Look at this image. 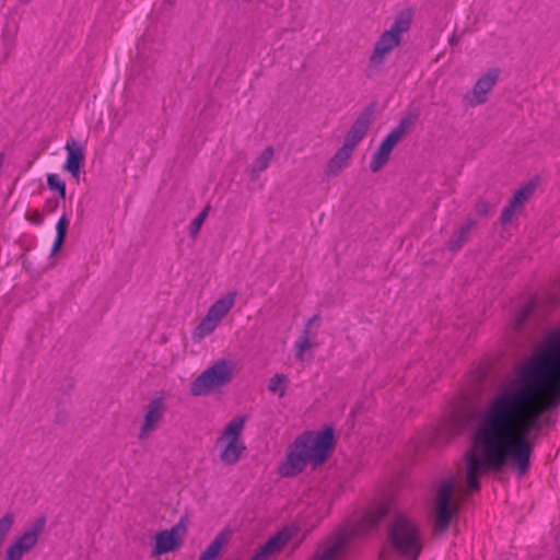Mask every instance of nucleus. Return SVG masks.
I'll return each mask as SVG.
<instances>
[{
  "mask_svg": "<svg viewBox=\"0 0 560 560\" xmlns=\"http://www.w3.org/2000/svg\"><path fill=\"white\" fill-rule=\"evenodd\" d=\"M560 405V331L545 347L521 363L502 383L479 413L466 453V480L479 491V478L511 465L518 476L530 467L534 440L547 419L544 413Z\"/></svg>",
  "mask_w": 560,
  "mask_h": 560,
  "instance_id": "1",
  "label": "nucleus"
},
{
  "mask_svg": "<svg viewBox=\"0 0 560 560\" xmlns=\"http://www.w3.org/2000/svg\"><path fill=\"white\" fill-rule=\"evenodd\" d=\"M235 365L232 360L222 359L205 370L190 385L194 396H207L228 385L234 376Z\"/></svg>",
  "mask_w": 560,
  "mask_h": 560,
  "instance_id": "2",
  "label": "nucleus"
},
{
  "mask_svg": "<svg viewBox=\"0 0 560 560\" xmlns=\"http://www.w3.org/2000/svg\"><path fill=\"white\" fill-rule=\"evenodd\" d=\"M246 418L238 416L231 420L217 440L219 459L224 465H234L246 450L242 439Z\"/></svg>",
  "mask_w": 560,
  "mask_h": 560,
  "instance_id": "3",
  "label": "nucleus"
},
{
  "mask_svg": "<svg viewBox=\"0 0 560 560\" xmlns=\"http://www.w3.org/2000/svg\"><path fill=\"white\" fill-rule=\"evenodd\" d=\"M389 537L396 550L405 556L420 553L419 532L416 524L406 516L398 514L389 526Z\"/></svg>",
  "mask_w": 560,
  "mask_h": 560,
  "instance_id": "4",
  "label": "nucleus"
},
{
  "mask_svg": "<svg viewBox=\"0 0 560 560\" xmlns=\"http://www.w3.org/2000/svg\"><path fill=\"white\" fill-rule=\"evenodd\" d=\"M416 117L405 116L398 125L385 137L378 149L373 154L370 170L373 173L378 172L389 160L393 149L402 140L415 124Z\"/></svg>",
  "mask_w": 560,
  "mask_h": 560,
  "instance_id": "5",
  "label": "nucleus"
},
{
  "mask_svg": "<svg viewBox=\"0 0 560 560\" xmlns=\"http://www.w3.org/2000/svg\"><path fill=\"white\" fill-rule=\"evenodd\" d=\"M46 520L44 516L37 517L30 528L18 535L7 547L3 560H22L23 557L32 551L44 532Z\"/></svg>",
  "mask_w": 560,
  "mask_h": 560,
  "instance_id": "6",
  "label": "nucleus"
},
{
  "mask_svg": "<svg viewBox=\"0 0 560 560\" xmlns=\"http://www.w3.org/2000/svg\"><path fill=\"white\" fill-rule=\"evenodd\" d=\"M300 439L305 443L306 450L313 458V465L319 466L324 464L334 447V428L331 425L319 431L304 432Z\"/></svg>",
  "mask_w": 560,
  "mask_h": 560,
  "instance_id": "7",
  "label": "nucleus"
},
{
  "mask_svg": "<svg viewBox=\"0 0 560 560\" xmlns=\"http://www.w3.org/2000/svg\"><path fill=\"white\" fill-rule=\"evenodd\" d=\"M453 493V480H443L438 489L434 505V529L439 533L446 532L454 513L457 511V506L452 505Z\"/></svg>",
  "mask_w": 560,
  "mask_h": 560,
  "instance_id": "8",
  "label": "nucleus"
},
{
  "mask_svg": "<svg viewBox=\"0 0 560 560\" xmlns=\"http://www.w3.org/2000/svg\"><path fill=\"white\" fill-rule=\"evenodd\" d=\"M187 530L188 522L185 517H182L171 528L158 532L153 537L152 556L159 557L178 550L183 545Z\"/></svg>",
  "mask_w": 560,
  "mask_h": 560,
  "instance_id": "9",
  "label": "nucleus"
},
{
  "mask_svg": "<svg viewBox=\"0 0 560 560\" xmlns=\"http://www.w3.org/2000/svg\"><path fill=\"white\" fill-rule=\"evenodd\" d=\"M376 107V102H371L359 113L358 117L352 122L350 129L346 135L343 145L354 151L357 145L369 131L375 118Z\"/></svg>",
  "mask_w": 560,
  "mask_h": 560,
  "instance_id": "10",
  "label": "nucleus"
},
{
  "mask_svg": "<svg viewBox=\"0 0 560 560\" xmlns=\"http://www.w3.org/2000/svg\"><path fill=\"white\" fill-rule=\"evenodd\" d=\"M308 463L313 464V458L306 450L305 443L298 438L287 454L285 463L282 464V476H295L303 471Z\"/></svg>",
  "mask_w": 560,
  "mask_h": 560,
  "instance_id": "11",
  "label": "nucleus"
},
{
  "mask_svg": "<svg viewBox=\"0 0 560 560\" xmlns=\"http://www.w3.org/2000/svg\"><path fill=\"white\" fill-rule=\"evenodd\" d=\"M499 75L500 70L492 68L476 81L471 94L465 96V100L468 102L469 106H476L487 102V94L495 85Z\"/></svg>",
  "mask_w": 560,
  "mask_h": 560,
  "instance_id": "12",
  "label": "nucleus"
},
{
  "mask_svg": "<svg viewBox=\"0 0 560 560\" xmlns=\"http://www.w3.org/2000/svg\"><path fill=\"white\" fill-rule=\"evenodd\" d=\"M165 412V402L162 397L152 399L144 412L142 425L139 430L138 438L145 439L155 431L163 419Z\"/></svg>",
  "mask_w": 560,
  "mask_h": 560,
  "instance_id": "13",
  "label": "nucleus"
},
{
  "mask_svg": "<svg viewBox=\"0 0 560 560\" xmlns=\"http://www.w3.org/2000/svg\"><path fill=\"white\" fill-rule=\"evenodd\" d=\"M65 150L67 152V159L62 168L73 178L79 179L81 168L85 160V148L81 142L77 140H70L66 143Z\"/></svg>",
  "mask_w": 560,
  "mask_h": 560,
  "instance_id": "14",
  "label": "nucleus"
},
{
  "mask_svg": "<svg viewBox=\"0 0 560 560\" xmlns=\"http://www.w3.org/2000/svg\"><path fill=\"white\" fill-rule=\"evenodd\" d=\"M308 533V528L305 525L302 526L299 522L282 526V552L285 551L288 555H292L305 540Z\"/></svg>",
  "mask_w": 560,
  "mask_h": 560,
  "instance_id": "15",
  "label": "nucleus"
},
{
  "mask_svg": "<svg viewBox=\"0 0 560 560\" xmlns=\"http://www.w3.org/2000/svg\"><path fill=\"white\" fill-rule=\"evenodd\" d=\"M347 544V537L339 534L320 544L310 560H337Z\"/></svg>",
  "mask_w": 560,
  "mask_h": 560,
  "instance_id": "16",
  "label": "nucleus"
},
{
  "mask_svg": "<svg viewBox=\"0 0 560 560\" xmlns=\"http://www.w3.org/2000/svg\"><path fill=\"white\" fill-rule=\"evenodd\" d=\"M389 511L390 502L388 500L376 502L363 514L361 527L363 529H373L377 527Z\"/></svg>",
  "mask_w": 560,
  "mask_h": 560,
  "instance_id": "17",
  "label": "nucleus"
},
{
  "mask_svg": "<svg viewBox=\"0 0 560 560\" xmlns=\"http://www.w3.org/2000/svg\"><path fill=\"white\" fill-rule=\"evenodd\" d=\"M353 152V150L342 144L327 162L325 175L327 177H335L339 175L348 165Z\"/></svg>",
  "mask_w": 560,
  "mask_h": 560,
  "instance_id": "18",
  "label": "nucleus"
},
{
  "mask_svg": "<svg viewBox=\"0 0 560 560\" xmlns=\"http://www.w3.org/2000/svg\"><path fill=\"white\" fill-rule=\"evenodd\" d=\"M231 535V529H222L200 555L199 560H217L229 542Z\"/></svg>",
  "mask_w": 560,
  "mask_h": 560,
  "instance_id": "19",
  "label": "nucleus"
},
{
  "mask_svg": "<svg viewBox=\"0 0 560 560\" xmlns=\"http://www.w3.org/2000/svg\"><path fill=\"white\" fill-rule=\"evenodd\" d=\"M236 296V292L226 293L213 302V304L209 307L208 313L221 322L234 306Z\"/></svg>",
  "mask_w": 560,
  "mask_h": 560,
  "instance_id": "20",
  "label": "nucleus"
},
{
  "mask_svg": "<svg viewBox=\"0 0 560 560\" xmlns=\"http://www.w3.org/2000/svg\"><path fill=\"white\" fill-rule=\"evenodd\" d=\"M390 52L392 51L375 44L372 55L369 58V65L365 71L366 77L371 78L377 74L384 66L385 59Z\"/></svg>",
  "mask_w": 560,
  "mask_h": 560,
  "instance_id": "21",
  "label": "nucleus"
},
{
  "mask_svg": "<svg viewBox=\"0 0 560 560\" xmlns=\"http://www.w3.org/2000/svg\"><path fill=\"white\" fill-rule=\"evenodd\" d=\"M279 550L280 533H277L249 560H271Z\"/></svg>",
  "mask_w": 560,
  "mask_h": 560,
  "instance_id": "22",
  "label": "nucleus"
},
{
  "mask_svg": "<svg viewBox=\"0 0 560 560\" xmlns=\"http://www.w3.org/2000/svg\"><path fill=\"white\" fill-rule=\"evenodd\" d=\"M475 225L476 221L469 220L465 225H463L458 231H456L448 241V248L452 252L459 250L468 241L469 233Z\"/></svg>",
  "mask_w": 560,
  "mask_h": 560,
  "instance_id": "23",
  "label": "nucleus"
},
{
  "mask_svg": "<svg viewBox=\"0 0 560 560\" xmlns=\"http://www.w3.org/2000/svg\"><path fill=\"white\" fill-rule=\"evenodd\" d=\"M220 323V320L207 312L206 316L201 319L195 329V337L201 339L209 336L215 330Z\"/></svg>",
  "mask_w": 560,
  "mask_h": 560,
  "instance_id": "24",
  "label": "nucleus"
},
{
  "mask_svg": "<svg viewBox=\"0 0 560 560\" xmlns=\"http://www.w3.org/2000/svg\"><path fill=\"white\" fill-rule=\"evenodd\" d=\"M67 230H68V220H67L66 215H62L56 224V238L51 246V253H50L51 255H56L62 247V244L66 238Z\"/></svg>",
  "mask_w": 560,
  "mask_h": 560,
  "instance_id": "25",
  "label": "nucleus"
},
{
  "mask_svg": "<svg viewBox=\"0 0 560 560\" xmlns=\"http://www.w3.org/2000/svg\"><path fill=\"white\" fill-rule=\"evenodd\" d=\"M535 188H536L535 184L528 183L527 185L517 189L509 202L517 209L522 208L524 206V203L526 202V200L534 192Z\"/></svg>",
  "mask_w": 560,
  "mask_h": 560,
  "instance_id": "26",
  "label": "nucleus"
},
{
  "mask_svg": "<svg viewBox=\"0 0 560 560\" xmlns=\"http://www.w3.org/2000/svg\"><path fill=\"white\" fill-rule=\"evenodd\" d=\"M535 188H536L535 184L528 183L527 185L517 189L509 202L517 209L522 208L524 206V203L526 202V200L534 192Z\"/></svg>",
  "mask_w": 560,
  "mask_h": 560,
  "instance_id": "27",
  "label": "nucleus"
},
{
  "mask_svg": "<svg viewBox=\"0 0 560 560\" xmlns=\"http://www.w3.org/2000/svg\"><path fill=\"white\" fill-rule=\"evenodd\" d=\"M411 19L409 14L400 13L388 30L393 34L401 38V34L410 28Z\"/></svg>",
  "mask_w": 560,
  "mask_h": 560,
  "instance_id": "28",
  "label": "nucleus"
},
{
  "mask_svg": "<svg viewBox=\"0 0 560 560\" xmlns=\"http://www.w3.org/2000/svg\"><path fill=\"white\" fill-rule=\"evenodd\" d=\"M401 43V38L397 35L393 34L389 31H385L382 33V35L376 40V45L393 51L396 47H398Z\"/></svg>",
  "mask_w": 560,
  "mask_h": 560,
  "instance_id": "29",
  "label": "nucleus"
},
{
  "mask_svg": "<svg viewBox=\"0 0 560 560\" xmlns=\"http://www.w3.org/2000/svg\"><path fill=\"white\" fill-rule=\"evenodd\" d=\"M15 522V516L11 512H7L0 517V546L7 539Z\"/></svg>",
  "mask_w": 560,
  "mask_h": 560,
  "instance_id": "30",
  "label": "nucleus"
},
{
  "mask_svg": "<svg viewBox=\"0 0 560 560\" xmlns=\"http://www.w3.org/2000/svg\"><path fill=\"white\" fill-rule=\"evenodd\" d=\"M47 186L50 190L59 194L61 198L66 196V183L58 174L47 175Z\"/></svg>",
  "mask_w": 560,
  "mask_h": 560,
  "instance_id": "31",
  "label": "nucleus"
},
{
  "mask_svg": "<svg viewBox=\"0 0 560 560\" xmlns=\"http://www.w3.org/2000/svg\"><path fill=\"white\" fill-rule=\"evenodd\" d=\"M468 418L466 415L456 413L451 418L450 425L453 434H460L466 429Z\"/></svg>",
  "mask_w": 560,
  "mask_h": 560,
  "instance_id": "32",
  "label": "nucleus"
},
{
  "mask_svg": "<svg viewBox=\"0 0 560 560\" xmlns=\"http://www.w3.org/2000/svg\"><path fill=\"white\" fill-rule=\"evenodd\" d=\"M209 210H210V207H209V206H207V207H206V208H205V209H203V210H202V211H201V212H200V213H199V214H198V215H197V217L191 221V223H190V225H189V233H190V235H191L192 237H195V236L199 233V231H200V229H201L202 224L205 223V221H206V219H207V217H208Z\"/></svg>",
  "mask_w": 560,
  "mask_h": 560,
  "instance_id": "33",
  "label": "nucleus"
},
{
  "mask_svg": "<svg viewBox=\"0 0 560 560\" xmlns=\"http://www.w3.org/2000/svg\"><path fill=\"white\" fill-rule=\"evenodd\" d=\"M312 347L311 332L307 328H304L303 335L296 341V357L302 359L305 350Z\"/></svg>",
  "mask_w": 560,
  "mask_h": 560,
  "instance_id": "34",
  "label": "nucleus"
},
{
  "mask_svg": "<svg viewBox=\"0 0 560 560\" xmlns=\"http://www.w3.org/2000/svg\"><path fill=\"white\" fill-rule=\"evenodd\" d=\"M493 208H494V203H490L487 200H485L483 198H479L475 205L476 213L481 217L491 215L493 212Z\"/></svg>",
  "mask_w": 560,
  "mask_h": 560,
  "instance_id": "35",
  "label": "nucleus"
},
{
  "mask_svg": "<svg viewBox=\"0 0 560 560\" xmlns=\"http://www.w3.org/2000/svg\"><path fill=\"white\" fill-rule=\"evenodd\" d=\"M532 313V305L527 304L521 307L516 314L514 319V329H521L524 323L527 320L528 316Z\"/></svg>",
  "mask_w": 560,
  "mask_h": 560,
  "instance_id": "36",
  "label": "nucleus"
},
{
  "mask_svg": "<svg viewBox=\"0 0 560 560\" xmlns=\"http://www.w3.org/2000/svg\"><path fill=\"white\" fill-rule=\"evenodd\" d=\"M518 209L512 206L510 202L503 208L501 215H500V222L502 225H505L512 221L514 218L516 211Z\"/></svg>",
  "mask_w": 560,
  "mask_h": 560,
  "instance_id": "37",
  "label": "nucleus"
},
{
  "mask_svg": "<svg viewBox=\"0 0 560 560\" xmlns=\"http://www.w3.org/2000/svg\"><path fill=\"white\" fill-rule=\"evenodd\" d=\"M272 155H273L272 149L268 148L267 150H265L256 162V165H255L256 170H258V171L265 170L267 167V165L269 164Z\"/></svg>",
  "mask_w": 560,
  "mask_h": 560,
  "instance_id": "38",
  "label": "nucleus"
},
{
  "mask_svg": "<svg viewBox=\"0 0 560 560\" xmlns=\"http://www.w3.org/2000/svg\"><path fill=\"white\" fill-rule=\"evenodd\" d=\"M269 389L271 392H277L280 389V375H275L269 382Z\"/></svg>",
  "mask_w": 560,
  "mask_h": 560,
  "instance_id": "39",
  "label": "nucleus"
},
{
  "mask_svg": "<svg viewBox=\"0 0 560 560\" xmlns=\"http://www.w3.org/2000/svg\"><path fill=\"white\" fill-rule=\"evenodd\" d=\"M460 37H462V36H460L459 34H457L456 32H454V33L452 34V36L450 37V39H448V44H450L451 46H456V45L459 43Z\"/></svg>",
  "mask_w": 560,
  "mask_h": 560,
  "instance_id": "40",
  "label": "nucleus"
},
{
  "mask_svg": "<svg viewBox=\"0 0 560 560\" xmlns=\"http://www.w3.org/2000/svg\"><path fill=\"white\" fill-rule=\"evenodd\" d=\"M318 320H319V315H317V314H316V315L312 316V317L306 322L305 328H307V329L310 330L311 326H312L314 323L318 322Z\"/></svg>",
  "mask_w": 560,
  "mask_h": 560,
  "instance_id": "41",
  "label": "nucleus"
},
{
  "mask_svg": "<svg viewBox=\"0 0 560 560\" xmlns=\"http://www.w3.org/2000/svg\"><path fill=\"white\" fill-rule=\"evenodd\" d=\"M281 381H282V385H283V384H284V381H285L284 375H282Z\"/></svg>",
  "mask_w": 560,
  "mask_h": 560,
  "instance_id": "42",
  "label": "nucleus"
}]
</instances>
